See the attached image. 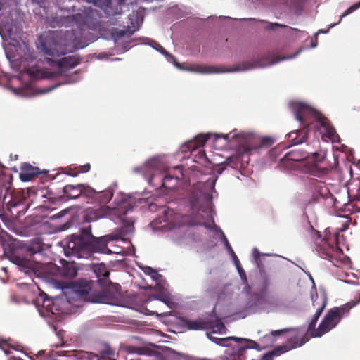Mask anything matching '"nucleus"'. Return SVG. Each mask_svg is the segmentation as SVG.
I'll return each instance as SVG.
<instances>
[{
  "mask_svg": "<svg viewBox=\"0 0 360 360\" xmlns=\"http://www.w3.org/2000/svg\"><path fill=\"white\" fill-rule=\"evenodd\" d=\"M37 245V248L36 252L42 250V248L41 247L40 244H39V243H33V244H32V248H31L32 250L35 249V248H34V245Z\"/></svg>",
  "mask_w": 360,
  "mask_h": 360,
  "instance_id": "obj_52",
  "label": "nucleus"
},
{
  "mask_svg": "<svg viewBox=\"0 0 360 360\" xmlns=\"http://www.w3.org/2000/svg\"><path fill=\"white\" fill-rule=\"evenodd\" d=\"M25 195L23 191H18L12 195L11 199L9 200L8 204L11 207H18L23 204L25 200Z\"/></svg>",
  "mask_w": 360,
  "mask_h": 360,
  "instance_id": "obj_25",
  "label": "nucleus"
},
{
  "mask_svg": "<svg viewBox=\"0 0 360 360\" xmlns=\"http://www.w3.org/2000/svg\"><path fill=\"white\" fill-rule=\"evenodd\" d=\"M6 347L12 348L13 349L18 350L14 346H13L11 345H10L9 343H8L7 340H0V348L1 349H4V348H6Z\"/></svg>",
  "mask_w": 360,
  "mask_h": 360,
  "instance_id": "obj_44",
  "label": "nucleus"
},
{
  "mask_svg": "<svg viewBox=\"0 0 360 360\" xmlns=\"http://www.w3.org/2000/svg\"><path fill=\"white\" fill-rule=\"evenodd\" d=\"M290 106L296 120L300 122L302 127L308 129L309 126L311 123V120L314 119L323 128V136L328 138L333 142L339 141L340 137L335 129L330 120L325 117L321 113L309 105L298 101L290 102Z\"/></svg>",
  "mask_w": 360,
  "mask_h": 360,
  "instance_id": "obj_1",
  "label": "nucleus"
},
{
  "mask_svg": "<svg viewBox=\"0 0 360 360\" xmlns=\"http://www.w3.org/2000/svg\"><path fill=\"white\" fill-rule=\"evenodd\" d=\"M178 177H174L170 174H166L162 179V186L167 189H173L178 183Z\"/></svg>",
  "mask_w": 360,
  "mask_h": 360,
  "instance_id": "obj_26",
  "label": "nucleus"
},
{
  "mask_svg": "<svg viewBox=\"0 0 360 360\" xmlns=\"http://www.w3.org/2000/svg\"><path fill=\"white\" fill-rule=\"evenodd\" d=\"M25 70L33 79H43L46 77L45 72L36 67L25 68Z\"/></svg>",
  "mask_w": 360,
  "mask_h": 360,
  "instance_id": "obj_27",
  "label": "nucleus"
},
{
  "mask_svg": "<svg viewBox=\"0 0 360 360\" xmlns=\"http://www.w3.org/2000/svg\"><path fill=\"white\" fill-rule=\"evenodd\" d=\"M207 336H208V338L212 340V342H214V343L220 345V346H227V342L229 341H230V338H216V337H213V336H211L209 334H207Z\"/></svg>",
  "mask_w": 360,
  "mask_h": 360,
  "instance_id": "obj_31",
  "label": "nucleus"
},
{
  "mask_svg": "<svg viewBox=\"0 0 360 360\" xmlns=\"http://www.w3.org/2000/svg\"><path fill=\"white\" fill-rule=\"evenodd\" d=\"M221 240L224 243L226 249L228 250V252L230 253V255H234V251L231 246L228 239L226 238V236L223 232H221Z\"/></svg>",
  "mask_w": 360,
  "mask_h": 360,
  "instance_id": "obj_37",
  "label": "nucleus"
},
{
  "mask_svg": "<svg viewBox=\"0 0 360 360\" xmlns=\"http://www.w3.org/2000/svg\"><path fill=\"white\" fill-rule=\"evenodd\" d=\"M360 7V1L358 3V4H356L353 6H352L351 7H349V8H347L341 15H340V21L342 20V18L349 14H350L351 13H352L353 11H354L356 9L359 8Z\"/></svg>",
  "mask_w": 360,
  "mask_h": 360,
  "instance_id": "obj_38",
  "label": "nucleus"
},
{
  "mask_svg": "<svg viewBox=\"0 0 360 360\" xmlns=\"http://www.w3.org/2000/svg\"><path fill=\"white\" fill-rule=\"evenodd\" d=\"M94 13V10L91 8H84L82 13H78L66 17H53L49 23L52 27H68L69 24L75 23L80 29H82V27L86 25L89 27L92 22Z\"/></svg>",
  "mask_w": 360,
  "mask_h": 360,
  "instance_id": "obj_4",
  "label": "nucleus"
},
{
  "mask_svg": "<svg viewBox=\"0 0 360 360\" xmlns=\"http://www.w3.org/2000/svg\"><path fill=\"white\" fill-rule=\"evenodd\" d=\"M8 360H22L21 358L20 357H16V356H11L9 358Z\"/></svg>",
  "mask_w": 360,
  "mask_h": 360,
  "instance_id": "obj_54",
  "label": "nucleus"
},
{
  "mask_svg": "<svg viewBox=\"0 0 360 360\" xmlns=\"http://www.w3.org/2000/svg\"><path fill=\"white\" fill-rule=\"evenodd\" d=\"M274 143V139L270 137H263L261 139V146H269L272 145Z\"/></svg>",
  "mask_w": 360,
  "mask_h": 360,
  "instance_id": "obj_41",
  "label": "nucleus"
},
{
  "mask_svg": "<svg viewBox=\"0 0 360 360\" xmlns=\"http://www.w3.org/2000/svg\"><path fill=\"white\" fill-rule=\"evenodd\" d=\"M230 338V340H234L235 342H245V338H236V337H229Z\"/></svg>",
  "mask_w": 360,
  "mask_h": 360,
  "instance_id": "obj_49",
  "label": "nucleus"
},
{
  "mask_svg": "<svg viewBox=\"0 0 360 360\" xmlns=\"http://www.w3.org/2000/svg\"><path fill=\"white\" fill-rule=\"evenodd\" d=\"M23 59L27 61H34L36 59V56L34 52H30L28 51L25 53Z\"/></svg>",
  "mask_w": 360,
  "mask_h": 360,
  "instance_id": "obj_43",
  "label": "nucleus"
},
{
  "mask_svg": "<svg viewBox=\"0 0 360 360\" xmlns=\"http://www.w3.org/2000/svg\"><path fill=\"white\" fill-rule=\"evenodd\" d=\"M127 351L128 353H130V354H134V353H136L139 354H146V348L135 347V346L127 347Z\"/></svg>",
  "mask_w": 360,
  "mask_h": 360,
  "instance_id": "obj_34",
  "label": "nucleus"
},
{
  "mask_svg": "<svg viewBox=\"0 0 360 360\" xmlns=\"http://www.w3.org/2000/svg\"><path fill=\"white\" fill-rule=\"evenodd\" d=\"M308 129L302 127L300 130H295L290 132L288 136V141L290 142V146L302 143L307 139Z\"/></svg>",
  "mask_w": 360,
  "mask_h": 360,
  "instance_id": "obj_17",
  "label": "nucleus"
},
{
  "mask_svg": "<svg viewBox=\"0 0 360 360\" xmlns=\"http://www.w3.org/2000/svg\"><path fill=\"white\" fill-rule=\"evenodd\" d=\"M93 271L99 278V281H101L102 278H108L110 275L108 269L103 263L94 264L93 266Z\"/></svg>",
  "mask_w": 360,
  "mask_h": 360,
  "instance_id": "obj_23",
  "label": "nucleus"
},
{
  "mask_svg": "<svg viewBox=\"0 0 360 360\" xmlns=\"http://www.w3.org/2000/svg\"><path fill=\"white\" fill-rule=\"evenodd\" d=\"M286 27L285 25H282V24H279V23H271V25H270V29H272L274 30L275 27Z\"/></svg>",
  "mask_w": 360,
  "mask_h": 360,
  "instance_id": "obj_48",
  "label": "nucleus"
},
{
  "mask_svg": "<svg viewBox=\"0 0 360 360\" xmlns=\"http://www.w3.org/2000/svg\"><path fill=\"white\" fill-rule=\"evenodd\" d=\"M47 60L51 67L57 68V73L60 75L65 73L68 70L75 68L80 63V60L75 56L63 57L59 60L47 58Z\"/></svg>",
  "mask_w": 360,
  "mask_h": 360,
  "instance_id": "obj_12",
  "label": "nucleus"
},
{
  "mask_svg": "<svg viewBox=\"0 0 360 360\" xmlns=\"http://www.w3.org/2000/svg\"><path fill=\"white\" fill-rule=\"evenodd\" d=\"M209 139V135L199 134L193 140L187 142L186 145L188 150L193 151L198 148L202 147Z\"/></svg>",
  "mask_w": 360,
  "mask_h": 360,
  "instance_id": "obj_19",
  "label": "nucleus"
},
{
  "mask_svg": "<svg viewBox=\"0 0 360 360\" xmlns=\"http://www.w3.org/2000/svg\"><path fill=\"white\" fill-rule=\"evenodd\" d=\"M233 259L234 263L236 264V266L237 269H238V267H241L240 261L238 258L237 257L236 255L234 253V255H231Z\"/></svg>",
  "mask_w": 360,
  "mask_h": 360,
  "instance_id": "obj_47",
  "label": "nucleus"
},
{
  "mask_svg": "<svg viewBox=\"0 0 360 360\" xmlns=\"http://www.w3.org/2000/svg\"><path fill=\"white\" fill-rule=\"evenodd\" d=\"M94 236L91 233V227L89 226L80 230V235H72L66 238L63 246L65 256L71 257L78 255L84 245L91 240Z\"/></svg>",
  "mask_w": 360,
  "mask_h": 360,
  "instance_id": "obj_6",
  "label": "nucleus"
},
{
  "mask_svg": "<svg viewBox=\"0 0 360 360\" xmlns=\"http://www.w3.org/2000/svg\"><path fill=\"white\" fill-rule=\"evenodd\" d=\"M129 33V30H115L112 32V37L115 40H118L122 37H124L127 34Z\"/></svg>",
  "mask_w": 360,
  "mask_h": 360,
  "instance_id": "obj_36",
  "label": "nucleus"
},
{
  "mask_svg": "<svg viewBox=\"0 0 360 360\" xmlns=\"http://www.w3.org/2000/svg\"><path fill=\"white\" fill-rule=\"evenodd\" d=\"M178 320L180 326L188 330H205L216 328L220 331L224 328V323L220 320L217 319L214 321L210 317H201L192 320L186 316H179Z\"/></svg>",
  "mask_w": 360,
  "mask_h": 360,
  "instance_id": "obj_7",
  "label": "nucleus"
},
{
  "mask_svg": "<svg viewBox=\"0 0 360 360\" xmlns=\"http://www.w3.org/2000/svg\"><path fill=\"white\" fill-rule=\"evenodd\" d=\"M198 155H199L200 158H201V159L207 158L205 151L204 150H200L198 152Z\"/></svg>",
  "mask_w": 360,
  "mask_h": 360,
  "instance_id": "obj_50",
  "label": "nucleus"
},
{
  "mask_svg": "<svg viewBox=\"0 0 360 360\" xmlns=\"http://www.w3.org/2000/svg\"><path fill=\"white\" fill-rule=\"evenodd\" d=\"M311 297L314 307L316 308V310L321 309V311L323 312L324 308L327 304L326 296L325 295H321V296H319L316 291H315L314 293H311Z\"/></svg>",
  "mask_w": 360,
  "mask_h": 360,
  "instance_id": "obj_22",
  "label": "nucleus"
},
{
  "mask_svg": "<svg viewBox=\"0 0 360 360\" xmlns=\"http://www.w3.org/2000/svg\"><path fill=\"white\" fill-rule=\"evenodd\" d=\"M317 46V38L315 39L314 41H312L311 47L315 48Z\"/></svg>",
  "mask_w": 360,
  "mask_h": 360,
  "instance_id": "obj_55",
  "label": "nucleus"
},
{
  "mask_svg": "<svg viewBox=\"0 0 360 360\" xmlns=\"http://www.w3.org/2000/svg\"><path fill=\"white\" fill-rule=\"evenodd\" d=\"M3 350L6 355H9L11 354V352L8 350L6 348H4V349Z\"/></svg>",
  "mask_w": 360,
  "mask_h": 360,
  "instance_id": "obj_60",
  "label": "nucleus"
},
{
  "mask_svg": "<svg viewBox=\"0 0 360 360\" xmlns=\"http://www.w3.org/2000/svg\"><path fill=\"white\" fill-rule=\"evenodd\" d=\"M358 304V301H350L339 307L330 309L319 324L318 328L312 333V337H321L335 328L342 318L349 313V311Z\"/></svg>",
  "mask_w": 360,
  "mask_h": 360,
  "instance_id": "obj_3",
  "label": "nucleus"
},
{
  "mask_svg": "<svg viewBox=\"0 0 360 360\" xmlns=\"http://www.w3.org/2000/svg\"><path fill=\"white\" fill-rule=\"evenodd\" d=\"M352 301H358V303H359L360 302V293L358 297H355L354 299L352 300Z\"/></svg>",
  "mask_w": 360,
  "mask_h": 360,
  "instance_id": "obj_57",
  "label": "nucleus"
},
{
  "mask_svg": "<svg viewBox=\"0 0 360 360\" xmlns=\"http://www.w3.org/2000/svg\"><path fill=\"white\" fill-rule=\"evenodd\" d=\"M66 173L69 176H71L73 177L77 176L79 174L78 169H76V167L68 169V171Z\"/></svg>",
  "mask_w": 360,
  "mask_h": 360,
  "instance_id": "obj_45",
  "label": "nucleus"
},
{
  "mask_svg": "<svg viewBox=\"0 0 360 360\" xmlns=\"http://www.w3.org/2000/svg\"><path fill=\"white\" fill-rule=\"evenodd\" d=\"M325 155L319 153L314 154L313 162L307 165L305 172L315 176L321 177L328 173L326 165H321L324 162Z\"/></svg>",
  "mask_w": 360,
  "mask_h": 360,
  "instance_id": "obj_13",
  "label": "nucleus"
},
{
  "mask_svg": "<svg viewBox=\"0 0 360 360\" xmlns=\"http://www.w3.org/2000/svg\"><path fill=\"white\" fill-rule=\"evenodd\" d=\"M150 271H153L154 274H157V271L153 269L152 268H149Z\"/></svg>",
  "mask_w": 360,
  "mask_h": 360,
  "instance_id": "obj_62",
  "label": "nucleus"
},
{
  "mask_svg": "<svg viewBox=\"0 0 360 360\" xmlns=\"http://www.w3.org/2000/svg\"><path fill=\"white\" fill-rule=\"evenodd\" d=\"M113 193L111 189H106L101 192H96V195L89 198L98 201L101 204H107L112 198Z\"/></svg>",
  "mask_w": 360,
  "mask_h": 360,
  "instance_id": "obj_21",
  "label": "nucleus"
},
{
  "mask_svg": "<svg viewBox=\"0 0 360 360\" xmlns=\"http://www.w3.org/2000/svg\"><path fill=\"white\" fill-rule=\"evenodd\" d=\"M238 271L239 275H240V278H241V279L243 281V284L246 285V286L245 288L246 292L248 293H250V290H251V288H250V287L248 284V278H247V276H246L245 271L243 269L242 267H238Z\"/></svg>",
  "mask_w": 360,
  "mask_h": 360,
  "instance_id": "obj_32",
  "label": "nucleus"
},
{
  "mask_svg": "<svg viewBox=\"0 0 360 360\" xmlns=\"http://www.w3.org/2000/svg\"><path fill=\"white\" fill-rule=\"evenodd\" d=\"M333 205L337 210H347L349 207V198H347V197L344 199L333 198Z\"/></svg>",
  "mask_w": 360,
  "mask_h": 360,
  "instance_id": "obj_29",
  "label": "nucleus"
},
{
  "mask_svg": "<svg viewBox=\"0 0 360 360\" xmlns=\"http://www.w3.org/2000/svg\"><path fill=\"white\" fill-rule=\"evenodd\" d=\"M292 330V328H286L281 330H272L270 334L265 335L260 340L265 344L263 347H267L269 345H271L275 342V338L283 335L285 333H290Z\"/></svg>",
  "mask_w": 360,
  "mask_h": 360,
  "instance_id": "obj_18",
  "label": "nucleus"
},
{
  "mask_svg": "<svg viewBox=\"0 0 360 360\" xmlns=\"http://www.w3.org/2000/svg\"><path fill=\"white\" fill-rule=\"evenodd\" d=\"M291 336L288 339L287 345L278 346L271 351L266 352L262 357V360H273L274 356H278L281 354L288 352L290 349L302 346L307 340L303 332L298 328H293L290 331Z\"/></svg>",
  "mask_w": 360,
  "mask_h": 360,
  "instance_id": "obj_8",
  "label": "nucleus"
},
{
  "mask_svg": "<svg viewBox=\"0 0 360 360\" xmlns=\"http://www.w3.org/2000/svg\"><path fill=\"white\" fill-rule=\"evenodd\" d=\"M64 275L69 277H75L77 275V270L73 266L71 265L70 266H68L65 269Z\"/></svg>",
  "mask_w": 360,
  "mask_h": 360,
  "instance_id": "obj_40",
  "label": "nucleus"
},
{
  "mask_svg": "<svg viewBox=\"0 0 360 360\" xmlns=\"http://www.w3.org/2000/svg\"><path fill=\"white\" fill-rule=\"evenodd\" d=\"M125 204H127V200H126V199H125V198H123V199L122 200L121 203H120V204H117V205H123V207H124V208H126V207H127V205H125Z\"/></svg>",
  "mask_w": 360,
  "mask_h": 360,
  "instance_id": "obj_53",
  "label": "nucleus"
},
{
  "mask_svg": "<svg viewBox=\"0 0 360 360\" xmlns=\"http://www.w3.org/2000/svg\"><path fill=\"white\" fill-rule=\"evenodd\" d=\"M118 237L116 235H105L101 237L91 238V240L82 248L78 255H75L73 257L78 258L86 257L92 252H98L109 255L112 252L108 248V243L112 240H116Z\"/></svg>",
  "mask_w": 360,
  "mask_h": 360,
  "instance_id": "obj_5",
  "label": "nucleus"
},
{
  "mask_svg": "<svg viewBox=\"0 0 360 360\" xmlns=\"http://www.w3.org/2000/svg\"><path fill=\"white\" fill-rule=\"evenodd\" d=\"M320 32H322V33H326L327 32L323 31V30H319V32H318V33H320Z\"/></svg>",
  "mask_w": 360,
  "mask_h": 360,
  "instance_id": "obj_63",
  "label": "nucleus"
},
{
  "mask_svg": "<svg viewBox=\"0 0 360 360\" xmlns=\"http://www.w3.org/2000/svg\"><path fill=\"white\" fill-rule=\"evenodd\" d=\"M276 63L275 61H271V62L268 63H269V65H272V64H274V63Z\"/></svg>",
  "mask_w": 360,
  "mask_h": 360,
  "instance_id": "obj_64",
  "label": "nucleus"
},
{
  "mask_svg": "<svg viewBox=\"0 0 360 360\" xmlns=\"http://www.w3.org/2000/svg\"><path fill=\"white\" fill-rule=\"evenodd\" d=\"M264 64L258 63V64H255L254 65H252L250 68L262 67V66H264Z\"/></svg>",
  "mask_w": 360,
  "mask_h": 360,
  "instance_id": "obj_59",
  "label": "nucleus"
},
{
  "mask_svg": "<svg viewBox=\"0 0 360 360\" xmlns=\"http://www.w3.org/2000/svg\"><path fill=\"white\" fill-rule=\"evenodd\" d=\"M169 299L167 297H165L164 298L161 299V300L166 304H167L169 302Z\"/></svg>",
  "mask_w": 360,
  "mask_h": 360,
  "instance_id": "obj_56",
  "label": "nucleus"
},
{
  "mask_svg": "<svg viewBox=\"0 0 360 360\" xmlns=\"http://www.w3.org/2000/svg\"><path fill=\"white\" fill-rule=\"evenodd\" d=\"M88 3H93L94 5L102 6H108L110 3V0H85Z\"/></svg>",
  "mask_w": 360,
  "mask_h": 360,
  "instance_id": "obj_39",
  "label": "nucleus"
},
{
  "mask_svg": "<svg viewBox=\"0 0 360 360\" xmlns=\"http://www.w3.org/2000/svg\"><path fill=\"white\" fill-rule=\"evenodd\" d=\"M63 198L67 199H77L79 196L89 198L96 195V191L93 188L84 184H68L63 187Z\"/></svg>",
  "mask_w": 360,
  "mask_h": 360,
  "instance_id": "obj_10",
  "label": "nucleus"
},
{
  "mask_svg": "<svg viewBox=\"0 0 360 360\" xmlns=\"http://www.w3.org/2000/svg\"><path fill=\"white\" fill-rule=\"evenodd\" d=\"M198 72L202 73H214L220 72L221 71L217 70L216 68L214 67L200 66L198 68Z\"/></svg>",
  "mask_w": 360,
  "mask_h": 360,
  "instance_id": "obj_35",
  "label": "nucleus"
},
{
  "mask_svg": "<svg viewBox=\"0 0 360 360\" xmlns=\"http://www.w3.org/2000/svg\"><path fill=\"white\" fill-rule=\"evenodd\" d=\"M91 169V165L89 163L85 164L84 165L76 167V169H78L79 173H86Z\"/></svg>",
  "mask_w": 360,
  "mask_h": 360,
  "instance_id": "obj_42",
  "label": "nucleus"
},
{
  "mask_svg": "<svg viewBox=\"0 0 360 360\" xmlns=\"http://www.w3.org/2000/svg\"><path fill=\"white\" fill-rule=\"evenodd\" d=\"M197 200L195 198H193L191 200V204L192 209H197V204H196Z\"/></svg>",
  "mask_w": 360,
  "mask_h": 360,
  "instance_id": "obj_51",
  "label": "nucleus"
},
{
  "mask_svg": "<svg viewBox=\"0 0 360 360\" xmlns=\"http://www.w3.org/2000/svg\"><path fill=\"white\" fill-rule=\"evenodd\" d=\"M132 210V207H130L129 208H128L126 211H124L123 213L125 214L127 213L128 211L129 210Z\"/></svg>",
  "mask_w": 360,
  "mask_h": 360,
  "instance_id": "obj_61",
  "label": "nucleus"
},
{
  "mask_svg": "<svg viewBox=\"0 0 360 360\" xmlns=\"http://www.w3.org/2000/svg\"><path fill=\"white\" fill-rule=\"evenodd\" d=\"M11 261L14 264L19 266L22 269H25V272H28L29 271L33 270L34 266H33L32 262L30 259H28L24 257L13 255L12 258H11Z\"/></svg>",
  "mask_w": 360,
  "mask_h": 360,
  "instance_id": "obj_20",
  "label": "nucleus"
},
{
  "mask_svg": "<svg viewBox=\"0 0 360 360\" xmlns=\"http://www.w3.org/2000/svg\"><path fill=\"white\" fill-rule=\"evenodd\" d=\"M245 342H246L245 345L243 347V349H255L257 350H260L261 347L259 344L252 340L245 339Z\"/></svg>",
  "mask_w": 360,
  "mask_h": 360,
  "instance_id": "obj_33",
  "label": "nucleus"
},
{
  "mask_svg": "<svg viewBox=\"0 0 360 360\" xmlns=\"http://www.w3.org/2000/svg\"><path fill=\"white\" fill-rule=\"evenodd\" d=\"M95 282L91 280L80 279L72 283V290L84 300L92 302H98L101 297L95 295L93 290Z\"/></svg>",
  "mask_w": 360,
  "mask_h": 360,
  "instance_id": "obj_9",
  "label": "nucleus"
},
{
  "mask_svg": "<svg viewBox=\"0 0 360 360\" xmlns=\"http://www.w3.org/2000/svg\"><path fill=\"white\" fill-rule=\"evenodd\" d=\"M259 256H260V254L259 252H258L257 250H255L254 251V258L256 260V262L257 264V266H258V268L259 269V270L261 271L262 268V265L260 266L259 262H258V259H259Z\"/></svg>",
  "mask_w": 360,
  "mask_h": 360,
  "instance_id": "obj_46",
  "label": "nucleus"
},
{
  "mask_svg": "<svg viewBox=\"0 0 360 360\" xmlns=\"http://www.w3.org/2000/svg\"><path fill=\"white\" fill-rule=\"evenodd\" d=\"M281 148V146H278L276 148H274V150H272L271 153L274 154V153H276L278 150H280Z\"/></svg>",
  "mask_w": 360,
  "mask_h": 360,
  "instance_id": "obj_58",
  "label": "nucleus"
},
{
  "mask_svg": "<svg viewBox=\"0 0 360 360\" xmlns=\"http://www.w3.org/2000/svg\"><path fill=\"white\" fill-rule=\"evenodd\" d=\"M43 172L46 173L47 172H42L39 167H34L30 163L24 162L20 166L19 176L22 181L26 182L31 181L33 178Z\"/></svg>",
  "mask_w": 360,
  "mask_h": 360,
  "instance_id": "obj_15",
  "label": "nucleus"
},
{
  "mask_svg": "<svg viewBox=\"0 0 360 360\" xmlns=\"http://www.w3.org/2000/svg\"><path fill=\"white\" fill-rule=\"evenodd\" d=\"M316 250L320 257L330 261L337 259L342 254V250L336 243H330L326 239L321 240L320 243L316 244Z\"/></svg>",
  "mask_w": 360,
  "mask_h": 360,
  "instance_id": "obj_11",
  "label": "nucleus"
},
{
  "mask_svg": "<svg viewBox=\"0 0 360 360\" xmlns=\"http://www.w3.org/2000/svg\"><path fill=\"white\" fill-rule=\"evenodd\" d=\"M71 37L69 31H46L38 37L36 46L42 55L58 58L68 53Z\"/></svg>",
  "mask_w": 360,
  "mask_h": 360,
  "instance_id": "obj_2",
  "label": "nucleus"
},
{
  "mask_svg": "<svg viewBox=\"0 0 360 360\" xmlns=\"http://www.w3.org/2000/svg\"><path fill=\"white\" fill-rule=\"evenodd\" d=\"M347 198H349V207L348 210H352L354 212H360V193L357 195L351 196L349 193L347 191Z\"/></svg>",
  "mask_w": 360,
  "mask_h": 360,
  "instance_id": "obj_24",
  "label": "nucleus"
},
{
  "mask_svg": "<svg viewBox=\"0 0 360 360\" xmlns=\"http://www.w3.org/2000/svg\"><path fill=\"white\" fill-rule=\"evenodd\" d=\"M233 139L238 140L241 144H245L244 152L248 153L251 150L252 143L255 139V135L252 133L241 131L238 134L235 131H232L229 134L222 135V137L225 139H229L230 135Z\"/></svg>",
  "mask_w": 360,
  "mask_h": 360,
  "instance_id": "obj_14",
  "label": "nucleus"
},
{
  "mask_svg": "<svg viewBox=\"0 0 360 360\" xmlns=\"http://www.w3.org/2000/svg\"><path fill=\"white\" fill-rule=\"evenodd\" d=\"M42 307L47 312H51L53 314H56V311L58 310L54 301L47 297L43 300Z\"/></svg>",
  "mask_w": 360,
  "mask_h": 360,
  "instance_id": "obj_28",
  "label": "nucleus"
},
{
  "mask_svg": "<svg viewBox=\"0 0 360 360\" xmlns=\"http://www.w3.org/2000/svg\"><path fill=\"white\" fill-rule=\"evenodd\" d=\"M322 311L321 309L316 310L315 314L314 315L311 322L309 323L308 326V330L311 333V335L312 336V333H314V330L316 329L315 328L317 321L319 318L320 317Z\"/></svg>",
  "mask_w": 360,
  "mask_h": 360,
  "instance_id": "obj_30",
  "label": "nucleus"
},
{
  "mask_svg": "<svg viewBox=\"0 0 360 360\" xmlns=\"http://www.w3.org/2000/svg\"><path fill=\"white\" fill-rule=\"evenodd\" d=\"M307 154L305 151L299 150H292L285 154L281 159L283 165H287L288 162H300L305 160Z\"/></svg>",
  "mask_w": 360,
  "mask_h": 360,
  "instance_id": "obj_16",
  "label": "nucleus"
}]
</instances>
